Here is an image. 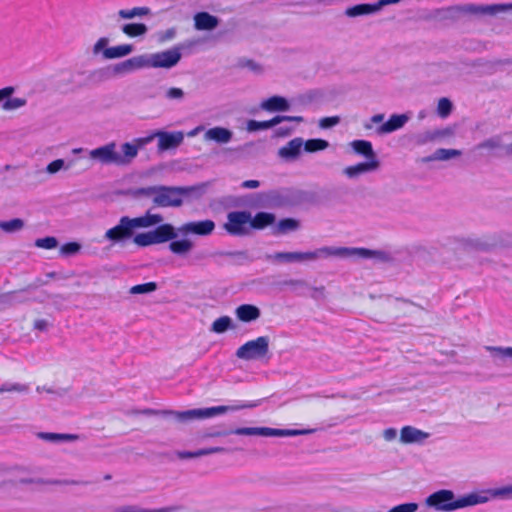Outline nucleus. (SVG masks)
<instances>
[{
  "mask_svg": "<svg viewBox=\"0 0 512 512\" xmlns=\"http://www.w3.org/2000/svg\"><path fill=\"white\" fill-rule=\"evenodd\" d=\"M489 493L492 497L508 498L512 496V484L502 488L490 490Z\"/></svg>",
  "mask_w": 512,
  "mask_h": 512,
  "instance_id": "nucleus-55",
  "label": "nucleus"
},
{
  "mask_svg": "<svg viewBox=\"0 0 512 512\" xmlns=\"http://www.w3.org/2000/svg\"><path fill=\"white\" fill-rule=\"evenodd\" d=\"M132 219L136 228H148L163 221V217L161 215L151 214L150 212H147L144 216Z\"/></svg>",
  "mask_w": 512,
  "mask_h": 512,
  "instance_id": "nucleus-29",
  "label": "nucleus"
},
{
  "mask_svg": "<svg viewBox=\"0 0 512 512\" xmlns=\"http://www.w3.org/2000/svg\"><path fill=\"white\" fill-rule=\"evenodd\" d=\"M24 221L20 218H14L9 221H0V229L5 233H15L22 230Z\"/></svg>",
  "mask_w": 512,
  "mask_h": 512,
  "instance_id": "nucleus-39",
  "label": "nucleus"
},
{
  "mask_svg": "<svg viewBox=\"0 0 512 512\" xmlns=\"http://www.w3.org/2000/svg\"><path fill=\"white\" fill-rule=\"evenodd\" d=\"M275 215L269 212H259L254 217L251 216L250 230H262L275 222Z\"/></svg>",
  "mask_w": 512,
  "mask_h": 512,
  "instance_id": "nucleus-24",
  "label": "nucleus"
},
{
  "mask_svg": "<svg viewBox=\"0 0 512 512\" xmlns=\"http://www.w3.org/2000/svg\"><path fill=\"white\" fill-rule=\"evenodd\" d=\"M279 123H281V119L279 118V115L274 117L271 120H268V121L249 120L247 122V130L249 132L266 130V129H269V128H272V127L278 125Z\"/></svg>",
  "mask_w": 512,
  "mask_h": 512,
  "instance_id": "nucleus-32",
  "label": "nucleus"
},
{
  "mask_svg": "<svg viewBox=\"0 0 512 512\" xmlns=\"http://www.w3.org/2000/svg\"><path fill=\"white\" fill-rule=\"evenodd\" d=\"M254 147H255L254 142H247L241 146H238V147L230 149V150L241 153V154H251Z\"/></svg>",
  "mask_w": 512,
  "mask_h": 512,
  "instance_id": "nucleus-62",
  "label": "nucleus"
},
{
  "mask_svg": "<svg viewBox=\"0 0 512 512\" xmlns=\"http://www.w3.org/2000/svg\"><path fill=\"white\" fill-rule=\"evenodd\" d=\"M299 222L292 218L282 219L278 223V231L280 233H286L288 231H294L298 229Z\"/></svg>",
  "mask_w": 512,
  "mask_h": 512,
  "instance_id": "nucleus-49",
  "label": "nucleus"
},
{
  "mask_svg": "<svg viewBox=\"0 0 512 512\" xmlns=\"http://www.w3.org/2000/svg\"><path fill=\"white\" fill-rule=\"evenodd\" d=\"M314 100V95L312 93H306V94H301V95H298L297 97H295L293 99V102L296 104V105H299V106H308L309 104H311Z\"/></svg>",
  "mask_w": 512,
  "mask_h": 512,
  "instance_id": "nucleus-58",
  "label": "nucleus"
},
{
  "mask_svg": "<svg viewBox=\"0 0 512 512\" xmlns=\"http://www.w3.org/2000/svg\"><path fill=\"white\" fill-rule=\"evenodd\" d=\"M232 138L233 132L221 126L210 128L204 134L205 141H213L220 145L229 143Z\"/></svg>",
  "mask_w": 512,
  "mask_h": 512,
  "instance_id": "nucleus-17",
  "label": "nucleus"
},
{
  "mask_svg": "<svg viewBox=\"0 0 512 512\" xmlns=\"http://www.w3.org/2000/svg\"><path fill=\"white\" fill-rule=\"evenodd\" d=\"M80 249H81L80 244H78L76 242H69V243H66L63 246H61L60 253L62 255L68 256V255L76 254L77 252H79Z\"/></svg>",
  "mask_w": 512,
  "mask_h": 512,
  "instance_id": "nucleus-54",
  "label": "nucleus"
},
{
  "mask_svg": "<svg viewBox=\"0 0 512 512\" xmlns=\"http://www.w3.org/2000/svg\"><path fill=\"white\" fill-rule=\"evenodd\" d=\"M462 152L457 149L439 148L432 155L423 159L424 162L430 161H447L452 158L461 156Z\"/></svg>",
  "mask_w": 512,
  "mask_h": 512,
  "instance_id": "nucleus-25",
  "label": "nucleus"
},
{
  "mask_svg": "<svg viewBox=\"0 0 512 512\" xmlns=\"http://www.w3.org/2000/svg\"><path fill=\"white\" fill-rule=\"evenodd\" d=\"M314 432L313 429H277L269 427H241L234 430H222L212 428L202 434L203 439L224 437L230 434L240 436H262V437H286L307 435Z\"/></svg>",
  "mask_w": 512,
  "mask_h": 512,
  "instance_id": "nucleus-4",
  "label": "nucleus"
},
{
  "mask_svg": "<svg viewBox=\"0 0 512 512\" xmlns=\"http://www.w3.org/2000/svg\"><path fill=\"white\" fill-rule=\"evenodd\" d=\"M329 143L323 139H309L304 141L303 149L308 153H313L326 149Z\"/></svg>",
  "mask_w": 512,
  "mask_h": 512,
  "instance_id": "nucleus-40",
  "label": "nucleus"
},
{
  "mask_svg": "<svg viewBox=\"0 0 512 512\" xmlns=\"http://www.w3.org/2000/svg\"><path fill=\"white\" fill-rule=\"evenodd\" d=\"M133 241L136 245L140 247H147L150 245H155L153 235L151 231L145 233H139L134 236Z\"/></svg>",
  "mask_w": 512,
  "mask_h": 512,
  "instance_id": "nucleus-45",
  "label": "nucleus"
},
{
  "mask_svg": "<svg viewBox=\"0 0 512 512\" xmlns=\"http://www.w3.org/2000/svg\"><path fill=\"white\" fill-rule=\"evenodd\" d=\"M418 508L417 503H403L392 507L387 512H416Z\"/></svg>",
  "mask_w": 512,
  "mask_h": 512,
  "instance_id": "nucleus-53",
  "label": "nucleus"
},
{
  "mask_svg": "<svg viewBox=\"0 0 512 512\" xmlns=\"http://www.w3.org/2000/svg\"><path fill=\"white\" fill-rule=\"evenodd\" d=\"M158 288L157 283L155 282H148L144 284H138L134 285L129 289V293L132 295H138V294H149L154 291H156Z\"/></svg>",
  "mask_w": 512,
  "mask_h": 512,
  "instance_id": "nucleus-41",
  "label": "nucleus"
},
{
  "mask_svg": "<svg viewBox=\"0 0 512 512\" xmlns=\"http://www.w3.org/2000/svg\"><path fill=\"white\" fill-rule=\"evenodd\" d=\"M486 349L496 361L504 362L506 359L512 360V347L487 346Z\"/></svg>",
  "mask_w": 512,
  "mask_h": 512,
  "instance_id": "nucleus-34",
  "label": "nucleus"
},
{
  "mask_svg": "<svg viewBox=\"0 0 512 512\" xmlns=\"http://www.w3.org/2000/svg\"><path fill=\"white\" fill-rule=\"evenodd\" d=\"M133 51L131 44H122L104 49L103 56L106 59L120 58L129 55Z\"/></svg>",
  "mask_w": 512,
  "mask_h": 512,
  "instance_id": "nucleus-28",
  "label": "nucleus"
},
{
  "mask_svg": "<svg viewBox=\"0 0 512 512\" xmlns=\"http://www.w3.org/2000/svg\"><path fill=\"white\" fill-rule=\"evenodd\" d=\"M152 235L155 244L164 243L174 240L177 237L174 227L171 224H162L156 229L152 230Z\"/></svg>",
  "mask_w": 512,
  "mask_h": 512,
  "instance_id": "nucleus-21",
  "label": "nucleus"
},
{
  "mask_svg": "<svg viewBox=\"0 0 512 512\" xmlns=\"http://www.w3.org/2000/svg\"><path fill=\"white\" fill-rule=\"evenodd\" d=\"M127 62L129 64L131 73L140 69L149 68V60L147 54L134 56L127 59Z\"/></svg>",
  "mask_w": 512,
  "mask_h": 512,
  "instance_id": "nucleus-38",
  "label": "nucleus"
},
{
  "mask_svg": "<svg viewBox=\"0 0 512 512\" xmlns=\"http://www.w3.org/2000/svg\"><path fill=\"white\" fill-rule=\"evenodd\" d=\"M155 138H156V135H155V132H153L152 134H150L146 137L136 138L132 143H129V146H131L135 150V153L131 157V162L138 155L139 149L143 148L145 145L152 142Z\"/></svg>",
  "mask_w": 512,
  "mask_h": 512,
  "instance_id": "nucleus-42",
  "label": "nucleus"
},
{
  "mask_svg": "<svg viewBox=\"0 0 512 512\" xmlns=\"http://www.w3.org/2000/svg\"><path fill=\"white\" fill-rule=\"evenodd\" d=\"M194 28L199 31H211L219 25L218 17L202 11L197 12L194 17Z\"/></svg>",
  "mask_w": 512,
  "mask_h": 512,
  "instance_id": "nucleus-16",
  "label": "nucleus"
},
{
  "mask_svg": "<svg viewBox=\"0 0 512 512\" xmlns=\"http://www.w3.org/2000/svg\"><path fill=\"white\" fill-rule=\"evenodd\" d=\"M156 138H158V150L166 151L177 148L184 140V133L182 131L165 132L155 131Z\"/></svg>",
  "mask_w": 512,
  "mask_h": 512,
  "instance_id": "nucleus-11",
  "label": "nucleus"
},
{
  "mask_svg": "<svg viewBox=\"0 0 512 512\" xmlns=\"http://www.w3.org/2000/svg\"><path fill=\"white\" fill-rule=\"evenodd\" d=\"M435 142L441 139L449 138L454 135V129L451 127H446L442 129H433Z\"/></svg>",
  "mask_w": 512,
  "mask_h": 512,
  "instance_id": "nucleus-57",
  "label": "nucleus"
},
{
  "mask_svg": "<svg viewBox=\"0 0 512 512\" xmlns=\"http://www.w3.org/2000/svg\"><path fill=\"white\" fill-rule=\"evenodd\" d=\"M157 186H149L143 188H137L131 193L134 197H155Z\"/></svg>",
  "mask_w": 512,
  "mask_h": 512,
  "instance_id": "nucleus-52",
  "label": "nucleus"
},
{
  "mask_svg": "<svg viewBox=\"0 0 512 512\" xmlns=\"http://www.w3.org/2000/svg\"><path fill=\"white\" fill-rule=\"evenodd\" d=\"M200 450V454H201V457L202 456H207V455H211V454H216V453H226L228 452V449L225 448V447H208V448H202V449H199Z\"/></svg>",
  "mask_w": 512,
  "mask_h": 512,
  "instance_id": "nucleus-61",
  "label": "nucleus"
},
{
  "mask_svg": "<svg viewBox=\"0 0 512 512\" xmlns=\"http://www.w3.org/2000/svg\"><path fill=\"white\" fill-rule=\"evenodd\" d=\"M502 138L499 135L490 137L481 143H479L475 148L477 150H489V151H495L498 149H502Z\"/></svg>",
  "mask_w": 512,
  "mask_h": 512,
  "instance_id": "nucleus-37",
  "label": "nucleus"
},
{
  "mask_svg": "<svg viewBox=\"0 0 512 512\" xmlns=\"http://www.w3.org/2000/svg\"><path fill=\"white\" fill-rule=\"evenodd\" d=\"M179 506H168L159 509H144L137 505H123L117 507L113 512H178Z\"/></svg>",
  "mask_w": 512,
  "mask_h": 512,
  "instance_id": "nucleus-27",
  "label": "nucleus"
},
{
  "mask_svg": "<svg viewBox=\"0 0 512 512\" xmlns=\"http://www.w3.org/2000/svg\"><path fill=\"white\" fill-rule=\"evenodd\" d=\"M236 317L242 322H253L260 318V309L252 304H242L235 310Z\"/></svg>",
  "mask_w": 512,
  "mask_h": 512,
  "instance_id": "nucleus-19",
  "label": "nucleus"
},
{
  "mask_svg": "<svg viewBox=\"0 0 512 512\" xmlns=\"http://www.w3.org/2000/svg\"><path fill=\"white\" fill-rule=\"evenodd\" d=\"M353 151L367 158L368 161L378 160L371 142L367 140H354L350 143Z\"/></svg>",
  "mask_w": 512,
  "mask_h": 512,
  "instance_id": "nucleus-23",
  "label": "nucleus"
},
{
  "mask_svg": "<svg viewBox=\"0 0 512 512\" xmlns=\"http://www.w3.org/2000/svg\"><path fill=\"white\" fill-rule=\"evenodd\" d=\"M408 114H393L390 118L376 129L378 135H385L401 129L409 121Z\"/></svg>",
  "mask_w": 512,
  "mask_h": 512,
  "instance_id": "nucleus-14",
  "label": "nucleus"
},
{
  "mask_svg": "<svg viewBox=\"0 0 512 512\" xmlns=\"http://www.w3.org/2000/svg\"><path fill=\"white\" fill-rule=\"evenodd\" d=\"M377 11L378 10H377L376 3L375 4L362 3V4H357L352 7L347 8L345 14L349 17H356V16H361V15H369V14L375 13Z\"/></svg>",
  "mask_w": 512,
  "mask_h": 512,
  "instance_id": "nucleus-30",
  "label": "nucleus"
},
{
  "mask_svg": "<svg viewBox=\"0 0 512 512\" xmlns=\"http://www.w3.org/2000/svg\"><path fill=\"white\" fill-rule=\"evenodd\" d=\"M194 244L189 239H181L170 242L169 249L172 253L185 256L193 249Z\"/></svg>",
  "mask_w": 512,
  "mask_h": 512,
  "instance_id": "nucleus-31",
  "label": "nucleus"
},
{
  "mask_svg": "<svg viewBox=\"0 0 512 512\" xmlns=\"http://www.w3.org/2000/svg\"><path fill=\"white\" fill-rule=\"evenodd\" d=\"M339 123H340L339 116L324 117V118L320 119L319 126L323 129H328V128L336 126Z\"/></svg>",
  "mask_w": 512,
  "mask_h": 512,
  "instance_id": "nucleus-59",
  "label": "nucleus"
},
{
  "mask_svg": "<svg viewBox=\"0 0 512 512\" xmlns=\"http://www.w3.org/2000/svg\"><path fill=\"white\" fill-rule=\"evenodd\" d=\"M134 229H136V227L133 219L128 216H123L115 227L106 231L104 237L112 243L125 241L133 236Z\"/></svg>",
  "mask_w": 512,
  "mask_h": 512,
  "instance_id": "nucleus-10",
  "label": "nucleus"
},
{
  "mask_svg": "<svg viewBox=\"0 0 512 512\" xmlns=\"http://www.w3.org/2000/svg\"><path fill=\"white\" fill-rule=\"evenodd\" d=\"M29 391V385L20 383H4L0 386V393L3 392H17L26 393Z\"/></svg>",
  "mask_w": 512,
  "mask_h": 512,
  "instance_id": "nucleus-47",
  "label": "nucleus"
},
{
  "mask_svg": "<svg viewBox=\"0 0 512 512\" xmlns=\"http://www.w3.org/2000/svg\"><path fill=\"white\" fill-rule=\"evenodd\" d=\"M250 220L249 211H232L227 214L223 229L231 236H247L250 234Z\"/></svg>",
  "mask_w": 512,
  "mask_h": 512,
  "instance_id": "nucleus-8",
  "label": "nucleus"
},
{
  "mask_svg": "<svg viewBox=\"0 0 512 512\" xmlns=\"http://www.w3.org/2000/svg\"><path fill=\"white\" fill-rule=\"evenodd\" d=\"M70 167H71V165L70 164H66L63 159H56V160L50 162L46 166L45 171L48 174L53 175V174L58 173L62 169L68 170Z\"/></svg>",
  "mask_w": 512,
  "mask_h": 512,
  "instance_id": "nucleus-48",
  "label": "nucleus"
},
{
  "mask_svg": "<svg viewBox=\"0 0 512 512\" xmlns=\"http://www.w3.org/2000/svg\"><path fill=\"white\" fill-rule=\"evenodd\" d=\"M284 285L290 286V287H292L294 289L305 288V287L308 286L307 282L305 280H302V279L286 280V281H284Z\"/></svg>",
  "mask_w": 512,
  "mask_h": 512,
  "instance_id": "nucleus-63",
  "label": "nucleus"
},
{
  "mask_svg": "<svg viewBox=\"0 0 512 512\" xmlns=\"http://www.w3.org/2000/svg\"><path fill=\"white\" fill-rule=\"evenodd\" d=\"M304 140L296 137L278 150V156L287 162L296 161L303 149Z\"/></svg>",
  "mask_w": 512,
  "mask_h": 512,
  "instance_id": "nucleus-13",
  "label": "nucleus"
},
{
  "mask_svg": "<svg viewBox=\"0 0 512 512\" xmlns=\"http://www.w3.org/2000/svg\"><path fill=\"white\" fill-rule=\"evenodd\" d=\"M489 497L470 493L461 497H456L452 490L441 489L430 494L425 499L426 506L440 512H452L461 508L486 503Z\"/></svg>",
  "mask_w": 512,
  "mask_h": 512,
  "instance_id": "nucleus-2",
  "label": "nucleus"
},
{
  "mask_svg": "<svg viewBox=\"0 0 512 512\" xmlns=\"http://www.w3.org/2000/svg\"><path fill=\"white\" fill-rule=\"evenodd\" d=\"M261 109L265 111L275 112V111H287L289 110L288 101L282 96H272L266 100H264L260 104Z\"/></svg>",
  "mask_w": 512,
  "mask_h": 512,
  "instance_id": "nucleus-22",
  "label": "nucleus"
},
{
  "mask_svg": "<svg viewBox=\"0 0 512 512\" xmlns=\"http://www.w3.org/2000/svg\"><path fill=\"white\" fill-rule=\"evenodd\" d=\"M411 141L416 146H423L435 142L433 130H424L411 136Z\"/></svg>",
  "mask_w": 512,
  "mask_h": 512,
  "instance_id": "nucleus-36",
  "label": "nucleus"
},
{
  "mask_svg": "<svg viewBox=\"0 0 512 512\" xmlns=\"http://www.w3.org/2000/svg\"><path fill=\"white\" fill-rule=\"evenodd\" d=\"M182 48L180 45L171 49L147 54L149 60V68L170 69L176 66L182 57Z\"/></svg>",
  "mask_w": 512,
  "mask_h": 512,
  "instance_id": "nucleus-9",
  "label": "nucleus"
},
{
  "mask_svg": "<svg viewBox=\"0 0 512 512\" xmlns=\"http://www.w3.org/2000/svg\"><path fill=\"white\" fill-rule=\"evenodd\" d=\"M27 104V100L25 98H6V101L2 104V109L5 111H13L17 110L21 107H24Z\"/></svg>",
  "mask_w": 512,
  "mask_h": 512,
  "instance_id": "nucleus-44",
  "label": "nucleus"
},
{
  "mask_svg": "<svg viewBox=\"0 0 512 512\" xmlns=\"http://www.w3.org/2000/svg\"><path fill=\"white\" fill-rule=\"evenodd\" d=\"M216 37L213 34H208L194 38L192 40L185 41L180 44L182 50L193 52L202 48L212 46L216 43Z\"/></svg>",
  "mask_w": 512,
  "mask_h": 512,
  "instance_id": "nucleus-18",
  "label": "nucleus"
},
{
  "mask_svg": "<svg viewBox=\"0 0 512 512\" xmlns=\"http://www.w3.org/2000/svg\"><path fill=\"white\" fill-rule=\"evenodd\" d=\"M215 229V223L206 219L203 221H194L183 224L179 231L183 234H196L200 236L210 235Z\"/></svg>",
  "mask_w": 512,
  "mask_h": 512,
  "instance_id": "nucleus-12",
  "label": "nucleus"
},
{
  "mask_svg": "<svg viewBox=\"0 0 512 512\" xmlns=\"http://www.w3.org/2000/svg\"><path fill=\"white\" fill-rule=\"evenodd\" d=\"M15 92V88L13 86H6L0 89V103L3 104L6 101V98L12 96Z\"/></svg>",
  "mask_w": 512,
  "mask_h": 512,
  "instance_id": "nucleus-64",
  "label": "nucleus"
},
{
  "mask_svg": "<svg viewBox=\"0 0 512 512\" xmlns=\"http://www.w3.org/2000/svg\"><path fill=\"white\" fill-rule=\"evenodd\" d=\"M184 95V91L181 88L177 87H171L165 93V97L167 99L177 101H181L184 98Z\"/></svg>",
  "mask_w": 512,
  "mask_h": 512,
  "instance_id": "nucleus-56",
  "label": "nucleus"
},
{
  "mask_svg": "<svg viewBox=\"0 0 512 512\" xmlns=\"http://www.w3.org/2000/svg\"><path fill=\"white\" fill-rule=\"evenodd\" d=\"M429 434L412 426H405L401 429L400 440L402 443L422 442Z\"/></svg>",
  "mask_w": 512,
  "mask_h": 512,
  "instance_id": "nucleus-20",
  "label": "nucleus"
},
{
  "mask_svg": "<svg viewBox=\"0 0 512 512\" xmlns=\"http://www.w3.org/2000/svg\"><path fill=\"white\" fill-rule=\"evenodd\" d=\"M116 148V143L110 142L106 145L90 150L88 155L91 160L102 165H129L131 163V157L135 153L134 148L129 146V142L121 145V152H118Z\"/></svg>",
  "mask_w": 512,
  "mask_h": 512,
  "instance_id": "nucleus-5",
  "label": "nucleus"
},
{
  "mask_svg": "<svg viewBox=\"0 0 512 512\" xmlns=\"http://www.w3.org/2000/svg\"><path fill=\"white\" fill-rule=\"evenodd\" d=\"M192 190L190 187L159 185L153 203L158 207H180L183 204V197Z\"/></svg>",
  "mask_w": 512,
  "mask_h": 512,
  "instance_id": "nucleus-6",
  "label": "nucleus"
},
{
  "mask_svg": "<svg viewBox=\"0 0 512 512\" xmlns=\"http://www.w3.org/2000/svg\"><path fill=\"white\" fill-rule=\"evenodd\" d=\"M452 102L448 98H441L438 102L437 113L440 117L445 118L452 111Z\"/></svg>",
  "mask_w": 512,
  "mask_h": 512,
  "instance_id": "nucleus-50",
  "label": "nucleus"
},
{
  "mask_svg": "<svg viewBox=\"0 0 512 512\" xmlns=\"http://www.w3.org/2000/svg\"><path fill=\"white\" fill-rule=\"evenodd\" d=\"M107 72L110 74V76H118L131 73L127 60H124L107 68Z\"/></svg>",
  "mask_w": 512,
  "mask_h": 512,
  "instance_id": "nucleus-46",
  "label": "nucleus"
},
{
  "mask_svg": "<svg viewBox=\"0 0 512 512\" xmlns=\"http://www.w3.org/2000/svg\"><path fill=\"white\" fill-rule=\"evenodd\" d=\"M20 302H22V300L19 299L18 294L16 292L0 294V310L11 307L14 304Z\"/></svg>",
  "mask_w": 512,
  "mask_h": 512,
  "instance_id": "nucleus-43",
  "label": "nucleus"
},
{
  "mask_svg": "<svg viewBox=\"0 0 512 512\" xmlns=\"http://www.w3.org/2000/svg\"><path fill=\"white\" fill-rule=\"evenodd\" d=\"M257 406V403L255 402H249V403H243V404H237V405H222V406H216V407H209V408H201V409H191L187 411H173V410H153V409H145L142 413L145 415H171L175 418L178 422H188L195 419H205V418H211L220 414H224L229 411H237L241 409L246 408H254Z\"/></svg>",
  "mask_w": 512,
  "mask_h": 512,
  "instance_id": "nucleus-3",
  "label": "nucleus"
},
{
  "mask_svg": "<svg viewBox=\"0 0 512 512\" xmlns=\"http://www.w3.org/2000/svg\"><path fill=\"white\" fill-rule=\"evenodd\" d=\"M352 256H358L361 258H373L379 262H389L391 260V257L388 253L380 250L334 246H325L308 252H277L273 255H267L266 259L270 261L291 263L315 261L318 259H327L329 257L348 258Z\"/></svg>",
  "mask_w": 512,
  "mask_h": 512,
  "instance_id": "nucleus-1",
  "label": "nucleus"
},
{
  "mask_svg": "<svg viewBox=\"0 0 512 512\" xmlns=\"http://www.w3.org/2000/svg\"><path fill=\"white\" fill-rule=\"evenodd\" d=\"M37 437L52 443L59 442H71L79 439V436L76 434H66V433H52V432H39Z\"/></svg>",
  "mask_w": 512,
  "mask_h": 512,
  "instance_id": "nucleus-26",
  "label": "nucleus"
},
{
  "mask_svg": "<svg viewBox=\"0 0 512 512\" xmlns=\"http://www.w3.org/2000/svg\"><path fill=\"white\" fill-rule=\"evenodd\" d=\"M379 166L380 162L378 160L366 161L346 167L343 173L350 179H356L362 174L376 171Z\"/></svg>",
  "mask_w": 512,
  "mask_h": 512,
  "instance_id": "nucleus-15",
  "label": "nucleus"
},
{
  "mask_svg": "<svg viewBox=\"0 0 512 512\" xmlns=\"http://www.w3.org/2000/svg\"><path fill=\"white\" fill-rule=\"evenodd\" d=\"M148 27L143 23H130L122 28V32H147Z\"/></svg>",
  "mask_w": 512,
  "mask_h": 512,
  "instance_id": "nucleus-60",
  "label": "nucleus"
},
{
  "mask_svg": "<svg viewBox=\"0 0 512 512\" xmlns=\"http://www.w3.org/2000/svg\"><path fill=\"white\" fill-rule=\"evenodd\" d=\"M270 339L268 336H260L254 340L247 341L236 350V357L245 360H261L269 353Z\"/></svg>",
  "mask_w": 512,
  "mask_h": 512,
  "instance_id": "nucleus-7",
  "label": "nucleus"
},
{
  "mask_svg": "<svg viewBox=\"0 0 512 512\" xmlns=\"http://www.w3.org/2000/svg\"><path fill=\"white\" fill-rule=\"evenodd\" d=\"M151 14V9L147 6L133 7L131 9H121L118 15L122 19H132L134 17L146 16Z\"/></svg>",
  "mask_w": 512,
  "mask_h": 512,
  "instance_id": "nucleus-33",
  "label": "nucleus"
},
{
  "mask_svg": "<svg viewBox=\"0 0 512 512\" xmlns=\"http://www.w3.org/2000/svg\"><path fill=\"white\" fill-rule=\"evenodd\" d=\"M233 328L232 319L229 316H222L216 319L210 328V331L214 333H224L229 329Z\"/></svg>",
  "mask_w": 512,
  "mask_h": 512,
  "instance_id": "nucleus-35",
  "label": "nucleus"
},
{
  "mask_svg": "<svg viewBox=\"0 0 512 512\" xmlns=\"http://www.w3.org/2000/svg\"><path fill=\"white\" fill-rule=\"evenodd\" d=\"M58 245V241L55 237L39 238L35 241V246L43 249H54Z\"/></svg>",
  "mask_w": 512,
  "mask_h": 512,
  "instance_id": "nucleus-51",
  "label": "nucleus"
}]
</instances>
